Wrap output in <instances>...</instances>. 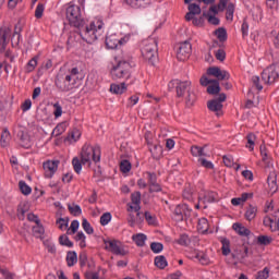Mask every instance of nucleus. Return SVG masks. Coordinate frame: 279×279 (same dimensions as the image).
Instances as JSON below:
<instances>
[{
    "label": "nucleus",
    "instance_id": "obj_47",
    "mask_svg": "<svg viewBox=\"0 0 279 279\" xmlns=\"http://www.w3.org/2000/svg\"><path fill=\"white\" fill-rule=\"evenodd\" d=\"M82 227L86 234H93L95 232V229H93V226H90V222L86 218L83 219Z\"/></svg>",
    "mask_w": 279,
    "mask_h": 279
},
{
    "label": "nucleus",
    "instance_id": "obj_61",
    "mask_svg": "<svg viewBox=\"0 0 279 279\" xmlns=\"http://www.w3.org/2000/svg\"><path fill=\"white\" fill-rule=\"evenodd\" d=\"M269 278V268L265 267L263 270L257 272V279H267Z\"/></svg>",
    "mask_w": 279,
    "mask_h": 279
},
{
    "label": "nucleus",
    "instance_id": "obj_31",
    "mask_svg": "<svg viewBox=\"0 0 279 279\" xmlns=\"http://www.w3.org/2000/svg\"><path fill=\"white\" fill-rule=\"evenodd\" d=\"M155 265L158 267V269H165L169 264L167 263V257L163 255H159L155 257Z\"/></svg>",
    "mask_w": 279,
    "mask_h": 279
},
{
    "label": "nucleus",
    "instance_id": "obj_16",
    "mask_svg": "<svg viewBox=\"0 0 279 279\" xmlns=\"http://www.w3.org/2000/svg\"><path fill=\"white\" fill-rule=\"evenodd\" d=\"M207 108L210 112H215L216 117L223 116V104H220L215 99L207 101Z\"/></svg>",
    "mask_w": 279,
    "mask_h": 279
},
{
    "label": "nucleus",
    "instance_id": "obj_33",
    "mask_svg": "<svg viewBox=\"0 0 279 279\" xmlns=\"http://www.w3.org/2000/svg\"><path fill=\"white\" fill-rule=\"evenodd\" d=\"M246 141H247L246 147H248L250 151H254V145L256 143V135L254 133H248L246 135Z\"/></svg>",
    "mask_w": 279,
    "mask_h": 279
},
{
    "label": "nucleus",
    "instance_id": "obj_25",
    "mask_svg": "<svg viewBox=\"0 0 279 279\" xmlns=\"http://www.w3.org/2000/svg\"><path fill=\"white\" fill-rule=\"evenodd\" d=\"M10 138H11L10 131H8V129H4L0 137L1 147H8V145H10Z\"/></svg>",
    "mask_w": 279,
    "mask_h": 279
},
{
    "label": "nucleus",
    "instance_id": "obj_7",
    "mask_svg": "<svg viewBox=\"0 0 279 279\" xmlns=\"http://www.w3.org/2000/svg\"><path fill=\"white\" fill-rule=\"evenodd\" d=\"M54 84L60 93H69L75 88V84H77V81H75V78H72L71 75H68L64 72H60L56 76Z\"/></svg>",
    "mask_w": 279,
    "mask_h": 279
},
{
    "label": "nucleus",
    "instance_id": "obj_64",
    "mask_svg": "<svg viewBox=\"0 0 279 279\" xmlns=\"http://www.w3.org/2000/svg\"><path fill=\"white\" fill-rule=\"evenodd\" d=\"M86 279H99V272H93L90 270L85 272Z\"/></svg>",
    "mask_w": 279,
    "mask_h": 279
},
{
    "label": "nucleus",
    "instance_id": "obj_22",
    "mask_svg": "<svg viewBox=\"0 0 279 279\" xmlns=\"http://www.w3.org/2000/svg\"><path fill=\"white\" fill-rule=\"evenodd\" d=\"M149 151L153 158H155V160H158V158L162 156V146H160L159 144H153L149 146Z\"/></svg>",
    "mask_w": 279,
    "mask_h": 279
},
{
    "label": "nucleus",
    "instance_id": "obj_5",
    "mask_svg": "<svg viewBox=\"0 0 279 279\" xmlns=\"http://www.w3.org/2000/svg\"><path fill=\"white\" fill-rule=\"evenodd\" d=\"M141 53L148 64L158 62V39L148 38L142 43Z\"/></svg>",
    "mask_w": 279,
    "mask_h": 279
},
{
    "label": "nucleus",
    "instance_id": "obj_43",
    "mask_svg": "<svg viewBox=\"0 0 279 279\" xmlns=\"http://www.w3.org/2000/svg\"><path fill=\"white\" fill-rule=\"evenodd\" d=\"M150 250L154 252V254H160V252L165 250V245H162L160 242H153L150 243Z\"/></svg>",
    "mask_w": 279,
    "mask_h": 279
},
{
    "label": "nucleus",
    "instance_id": "obj_44",
    "mask_svg": "<svg viewBox=\"0 0 279 279\" xmlns=\"http://www.w3.org/2000/svg\"><path fill=\"white\" fill-rule=\"evenodd\" d=\"M68 210H70L71 215L74 217H80V215H82V207H80V205H69Z\"/></svg>",
    "mask_w": 279,
    "mask_h": 279
},
{
    "label": "nucleus",
    "instance_id": "obj_18",
    "mask_svg": "<svg viewBox=\"0 0 279 279\" xmlns=\"http://www.w3.org/2000/svg\"><path fill=\"white\" fill-rule=\"evenodd\" d=\"M232 229L239 236H250L252 234V231L247 229L245 226H243L241 222H235L232 225Z\"/></svg>",
    "mask_w": 279,
    "mask_h": 279
},
{
    "label": "nucleus",
    "instance_id": "obj_56",
    "mask_svg": "<svg viewBox=\"0 0 279 279\" xmlns=\"http://www.w3.org/2000/svg\"><path fill=\"white\" fill-rule=\"evenodd\" d=\"M198 162L201 163V167H204L205 169H215V165L204 158H198Z\"/></svg>",
    "mask_w": 279,
    "mask_h": 279
},
{
    "label": "nucleus",
    "instance_id": "obj_40",
    "mask_svg": "<svg viewBox=\"0 0 279 279\" xmlns=\"http://www.w3.org/2000/svg\"><path fill=\"white\" fill-rule=\"evenodd\" d=\"M131 3L133 8H147L151 3V0H132Z\"/></svg>",
    "mask_w": 279,
    "mask_h": 279
},
{
    "label": "nucleus",
    "instance_id": "obj_14",
    "mask_svg": "<svg viewBox=\"0 0 279 279\" xmlns=\"http://www.w3.org/2000/svg\"><path fill=\"white\" fill-rule=\"evenodd\" d=\"M12 34V29L8 26H2L0 28V53H3L5 51V47H8V37Z\"/></svg>",
    "mask_w": 279,
    "mask_h": 279
},
{
    "label": "nucleus",
    "instance_id": "obj_38",
    "mask_svg": "<svg viewBox=\"0 0 279 279\" xmlns=\"http://www.w3.org/2000/svg\"><path fill=\"white\" fill-rule=\"evenodd\" d=\"M64 132H66V122H62V123H59L52 134H56V136H60L61 134H64Z\"/></svg>",
    "mask_w": 279,
    "mask_h": 279
},
{
    "label": "nucleus",
    "instance_id": "obj_62",
    "mask_svg": "<svg viewBox=\"0 0 279 279\" xmlns=\"http://www.w3.org/2000/svg\"><path fill=\"white\" fill-rule=\"evenodd\" d=\"M11 43L17 47L19 43H21V33L15 31L11 38Z\"/></svg>",
    "mask_w": 279,
    "mask_h": 279
},
{
    "label": "nucleus",
    "instance_id": "obj_34",
    "mask_svg": "<svg viewBox=\"0 0 279 279\" xmlns=\"http://www.w3.org/2000/svg\"><path fill=\"white\" fill-rule=\"evenodd\" d=\"M226 19L227 21H234V3L232 2L227 5Z\"/></svg>",
    "mask_w": 279,
    "mask_h": 279
},
{
    "label": "nucleus",
    "instance_id": "obj_39",
    "mask_svg": "<svg viewBox=\"0 0 279 279\" xmlns=\"http://www.w3.org/2000/svg\"><path fill=\"white\" fill-rule=\"evenodd\" d=\"M271 241H274V239L269 235H259L257 238V245H270Z\"/></svg>",
    "mask_w": 279,
    "mask_h": 279
},
{
    "label": "nucleus",
    "instance_id": "obj_54",
    "mask_svg": "<svg viewBox=\"0 0 279 279\" xmlns=\"http://www.w3.org/2000/svg\"><path fill=\"white\" fill-rule=\"evenodd\" d=\"M222 160L226 167H229V168L234 167V158L232 156L225 155L222 157Z\"/></svg>",
    "mask_w": 279,
    "mask_h": 279
},
{
    "label": "nucleus",
    "instance_id": "obj_48",
    "mask_svg": "<svg viewBox=\"0 0 279 279\" xmlns=\"http://www.w3.org/2000/svg\"><path fill=\"white\" fill-rule=\"evenodd\" d=\"M72 165H73V168H74V171H75V173H82V161H80V158H77V157H74L73 159H72Z\"/></svg>",
    "mask_w": 279,
    "mask_h": 279
},
{
    "label": "nucleus",
    "instance_id": "obj_52",
    "mask_svg": "<svg viewBox=\"0 0 279 279\" xmlns=\"http://www.w3.org/2000/svg\"><path fill=\"white\" fill-rule=\"evenodd\" d=\"M57 225H59V230H66L69 228V218L57 219Z\"/></svg>",
    "mask_w": 279,
    "mask_h": 279
},
{
    "label": "nucleus",
    "instance_id": "obj_10",
    "mask_svg": "<svg viewBox=\"0 0 279 279\" xmlns=\"http://www.w3.org/2000/svg\"><path fill=\"white\" fill-rule=\"evenodd\" d=\"M105 250L111 252L116 256H128V251L123 248V245L117 240H104Z\"/></svg>",
    "mask_w": 279,
    "mask_h": 279
},
{
    "label": "nucleus",
    "instance_id": "obj_46",
    "mask_svg": "<svg viewBox=\"0 0 279 279\" xmlns=\"http://www.w3.org/2000/svg\"><path fill=\"white\" fill-rule=\"evenodd\" d=\"M177 243L186 247L191 245V238H189L186 234H181L180 238L177 240Z\"/></svg>",
    "mask_w": 279,
    "mask_h": 279
},
{
    "label": "nucleus",
    "instance_id": "obj_55",
    "mask_svg": "<svg viewBox=\"0 0 279 279\" xmlns=\"http://www.w3.org/2000/svg\"><path fill=\"white\" fill-rule=\"evenodd\" d=\"M45 13V4L38 3L35 10V17L43 19V14Z\"/></svg>",
    "mask_w": 279,
    "mask_h": 279
},
{
    "label": "nucleus",
    "instance_id": "obj_49",
    "mask_svg": "<svg viewBox=\"0 0 279 279\" xmlns=\"http://www.w3.org/2000/svg\"><path fill=\"white\" fill-rule=\"evenodd\" d=\"M205 202L208 204H213L214 202H217V193L215 192H207L204 196Z\"/></svg>",
    "mask_w": 279,
    "mask_h": 279
},
{
    "label": "nucleus",
    "instance_id": "obj_23",
    "mask_svg": "<svg viewBox=\"0 0 279 279\" xmlns=\"http://www.w3.org/2000/svg\"><path fill=\"white\" fill-rule=\"evenodd\" d=\"M132 241H134L137 247H144L145 241H147V235L145 233H137L132 235Z\"/></svg>",
    "mask_w": 279,
    "mask_h": 279
},
{
    "label": "nucleus",
    "instance_id": "obj_53",
    "mask_svg": "<svg viewBox=\"0 0 279 279\" xmlns=\"http://www.w3.org/2000/svg\"><path fill=\"white\" fill-rule=\"evenodd\" d=\"M195 258H197V260H199V263L202 265H208L209 260H208V256H206V254L204 253H196Z\"/></svg>",
    "mask_w": 279,
    "mask_h": 279
},
{
    "label": "nucleus",
    "instance_id": "obj_3",
    "mask_svg": "<svg viewBox=\"0 0 279 279\" xmlns=\"http://www.w3.org/2000/svg\"><path fill=\"white\" fill-rule=\"evenodd\" d=\"M104 27V22L101 20H97L96 22H92L89 26L80 27V36L85 43L88 45H93L95 40L101 36V29Z\"/></svg>",
    "mask_w": 279,
    "mask_h": 279
},
{
    "label": "nucleus",
    "instance_id": "obj_63",
    "mask_svg": "<svg viewBox=\"0 0 279 279\" xmlns=\"http://www.w3.org/2000/svg\"><path fill=\"white\" fill-rule=\"evenodd\" d=\"M149 186V193H160L162 191V187L157 183H153Z\"/></svg>",
    "mask_w": 279,
    "mask_h": 279
},
{
    "label": "nucleus",
    "instance_id": "obj_58",
    "mask_svg": "<svg viewBox=\"0 0 279 279\" xmlns=\"http://www.w3.org/2000/svg\"><path fill=\"white\" fill-rule=\"evenodd\" d=\"M216 60H219V62H223L226 60V51L223 49H218L215 53Z\"/></svg>",
    "mask_w": 279,
    "mask_h": 279
},
{
    "label": "nucleus",
    "instance_id": "obj_19",
    "mask_svg": "<svg viewBox=\"0 0 279 279\" xmlns=\"http://www.w3.org/2000/svg\"><path fill=\"white\" fill-rule=\"evenodd\" d=\"M257 213H258V207L254 205H248L244 214L246 221H253V219H256Z\"/></svg>",
    "mask_w": 279,
    "mask_h": 279
},
{
    "label": "nucleus",
    "instance_id": "obj_8",
    "mask_svg": "<svg viewBox=\"0 0 279 279\" xmlns=\"http://www.w3.org/2000/svg\"><path fill=\"white\" fill-rule=\"evenodd\" d=\"M66 19L72 27H84V19H82V9L75 4H71L65 11Z\"/></svg>",
    "mask_w": 279,
    "mask_h": 279
},
{
    "label": "nucleus",
    "instance_id": "obj_11",
    "mask_svg": "<svg viewBox=\"0 0 279 279\" xmlns=\"http://www.w3.org/2000/svg\"><path fill=\"white\" fill-rule=\"evenodd\" d=\"M189 217H191V208H189V205L186 204L177 205L172 216L174 221H186Z\"/></svg>",
    "mask_w": 279,
    "mask_h": 279
},
{
    "label": "nucleus",
    "instance_id": "obj_27",
    "mask_svg": "<svg viewBox=\"0 0 279 279\" xmlns=\"http://www.w3.org/2000/svg\"><path fill=\"white\" fill-rule=\"evenodd\" d=\"M197 230L201 232V234H206V232H208V219H198Z\"/></svg>",
    "mask_w": 279,
    "mask_h": 279
},
{
    "label": "nucleus",
    "instance_id": "obj_2",
    "mask_svg": "<svg viewBox=\"0 0 279 279\" xmlns=\"http://www.w3.org/2000/svg\"><path fill=\"white\" fill-rule=\"evenodd\" d=\"M175 84L177 97L179 99H184L185 108H193L195 101H197V95L191 89V81H172L169 86Z\"/></svg>",
    "mask_w": 279,
    "mask_h": 279
},
{
    "label": "nucleus",
    "instance_id": "obj_41",
    "mask_svg": "<svg viewBox=\"0 0 279 279\" xmlns=\"http://www.w3.org/2000/svg\"><path fill=\"white\" fill-rule=\"evenodd\" d=\"M59 243L60 245H64L65 247H73V243L69 239V235L62 234L59 236Z\"/></svg>",
    "mask_w": 279,
    "mask_h": 279
},
{
    "label": "nucleus",
    "instance_id": "obj_6",
    "mask_svg": "<svg viewBox=\"0 0 279 279\" xmlns=\"http://www.w3.org/2000/svg\"><path fill=\"white\" fill-rule=\"evenodd\" d=\"M99 162L101 160V148L99 146H90V144H85L81 151V162L82 165H88L90 167V161Z\"/></svg>",
    "mask_w": 279,
    "mask_h": 279
},
{
    "label": "nucleus",
    "instance_id": "obj_32",
    "mask_svg": "<svg viewBox=\"0 0 279 279\" xmlns=\"http://www.w3.org/2000/svg\"><path fill=\"white\" fill-rule=\"evenodd\" d=\"M44 234H45V227H43L40 222L33 227V235L36 239H41Z\"/></svg>",
    "mask_w": 279,
    "mask_h": 279
},
{
    "label": "nucleus",
    "instance_id": "obj_20",
    "mask_svg": "<svg viewBox=\"0 0 279 279\" xmlns=\"http://www.w3.org/2000/svg\"><path fill=\"white\" fill-rule=\"evenodd\" d=\"M267 183L269 186L270 193H276L278 191V184L276 179V172H271L267 178Z\"/></svg>",
    "mask_w": 279,
    "mask_h": 279
},
{
    "label": "nucleus",
    "instance_id": "obj_45",
    "mask_svg": "<svg viewBox=\"0 0 279 279\" xmlns=\"http://www.w3.org/2000/svg\"><path fill=\"white\" fill-rule=\"evenodd\" d=\"M203 16L208 20V23H210V25H219L220 23L219 17L210 15V13L204 12Z\"/></svg>",
    "mask_w": 279,
    "mask_h": 279
},
{
    "label": "nucleus",
    "instance_id": "obj_42",
    "mask_svg": "<svg viewBox=\"0 0 279 279\" xmlns=\"http://www.w3.org/2000/svg\"><path fill=\"white\" fill-rule=\"evenodd\" d=\"M120 170L122 173H130V171H132V163L128 160H122L120 162Z\"/></svg>",
    "mask_w": 279,
    "mask_h": 279
},
{
    "label": "nucleus",
    "instance_id": "obj_29",
    "mask_svg": "<svg viewBox=\"0 0 279 279\" xmlns=\"http://www.w3.org/2000/svg\"><path fill=\"white\" fill-rule=\"evenodd\" d=\"M215 35L220 43H226V40H228V32L223 27H219L218 29H216Z\"/></svg>",
    "mask_w": 279,
    "mask_h": 279
},
{
    "label": "nucleus",
    "instance_id": "obj_17",
    "mask_svg": "<svg viewBox=\"0 0 279 279\" xmlns=\"http://www.w3.org/2000/svg\"><path fill=\"white\" fill-rule=\"evenodd\" d=\"M107 49H117L119 45H123V39H117V35H109L106 37Z\"/></svg>",
    "mask_w": 279,
    "mask_h": 279
},
{
    "label": "nucleus",
    "instance_id": "obj_12",
    "mask_svg": "<svg viewBox=\"0 0 279 279\" xmlns=\"http://www.w3.org/2000/svg\"><path fill=\"white\" fill-rule=\"evenodd\" d=\"M192 51H193V46L191 45V41L185 40L181 43L177 51L178 60L180 62H184L185 60H189V58H191Z\"/></svg>",
    "mask_w": 279,
    "mask_h": 279
},
{
    "label": "nucleus",
    "instance_id": "obj_30",
    "mask_svg": "<svg viewBox=\"0 0 279 279\" xmlns=\"http://www.w3.org/2000/svg\"><path fill=\"white\" fill-rule=\"evenodd\" d=\"M187 5L189 12H191L194 16H197V14H202V7L197 3H185Z\"/></svg>",
    "mask_w": 279,
    "mask_h": 279
},
{
    "label": "nucleus",
    "instance_id": "obj_28",
    "mask_svg": "<svg viewBox=\"0 0 279 279\" xmlns=\"http://www.w3.org/2000/svg\"><path fill=\"white\" fill-rule=\"evenodd\" d=\"M68 267H73L77 263V253L74 251H69L66 254Z\"/></svg>",
    "mask_w": 279,
    "mask_h": 279
},
{
    "label": "nucleus",
    "instance_id": "obj_15",
    "mask_svg": "<svg viewBox=\"0 0 279 279\" xmlns=\"http://www.w3.org/2000/svg\"><path fill=\"white\" fill-rule=\"evenodd\" d=\"M131 202L133 205H129V210H134V213H137V217L141 215V192H135L131 194Z\"/></svg>",
    "mask_w": 279,
    "mask_h": 279
},
{
    "label": "nucleus",
    "instance_id": "obj_9",
    "mask_svg": "<svg viewBox=\"0 0 279 279\" xmlns=\"http://www.w3.org/2000/svg\"><path fill=\"white\" fill-rule=\"evenodd\" d=\"M264 84H276L279 80V63H275L266 68L262 72Z\"/></svg>",
    "mask_w": 279,
    "mask_h": 279
},
{
    "label": "nucleus",
    "instance_id": "obj_57",
    "mask_svg": "<svg viewBox=\"0 0 279 279\" xmlns=\"http://www.w3.org/2000/svg\"><path fill=\"white\" fill-rule=\"evenodd\" d=\"M53 108H54L53 114L56 119H59V117H62V106L60 105V102H56L53 105Z\"/></svg>",
    "mask_w": 279,
    "mask_h": 279
},
{
    "label": "nucleus",
    "instance_id": "obj_1",
    "mask_svg": "<svg viewBox=\"0 0 279 279\" xmlns=\"http://www.w3.org/2000/svg\"><path fill=\"white\" fill-rule=\"evenodd\" d=\"M114 60L117 63L110 71L112 80H125L128 82L132 77V66H134L132 57L118 56Z\"/></svg>",
    "mask_w": 279,
    "mask_h": 279
},
{
    "label": "nucleus",
    "instance_id": "obj_35",
    "mask_svg": "<svg viewBox=\"0 0 279 279\" xmlns=\"http://www.w3.org/2000/svg\"><path fill=\"white\" fill-rule=\"evenodd\" d=\"M80 136H82V132L78 130V129H73L70 133H69V135H68V141H74V143L75 142H77V141H80Z\"/></svg>",
    "mask_w": 279,
    "mask_h": 279
},
{
    "label": "nucleus",
    "instance_id": "obj_13",
    "mask_svg": "<svg viewBox=\"0 0 279 279\" xmlns=\"http://www.w3.org/2000/svg\"><path fill=\"white\" fill-rule=\"evenodd\" d=\"M58 165H60V160L45 161L43 165L45 178H53V175H56V171H58Z\"/></svg>",
    "mask_w": 279,
    "mask_h": 279
},
{
    "label": "nucleus",
    "instance_id": "obj_60",
    "mask_svg": "<svg viewBox=\"0 0 279 279\" xmlns=\"http://www.w3.org/2000/svg\"><path fill=\"white\" fill-rule=\"evenodd\" d=\"M78 263L81 267H86V263H88V255H86V253H81L78 256Z\"/></svg>",
    "mask_w": 279,
    "mask_h": 279
},
{
    "label": "nucleus",
    "instance_id": "obj_50",
    "mask_svg": "<svg viewBox=\"0 0 279 279\" xmlns=\"http://www.w3.org/2000/svg\"><path fill=\"white\" fill-rule=\"evenodd\" d=\"M78 228H80V221L73 220L71 222L70 228L66 231V234H75V232H77Z\"/></svg>",
    "mask_w": 279,
    "mask_h": 279
},
{
    "label": "nucleus",
    "instance_id": "obj_4",
    "mask_svg": "<svg viewBox=\"0 0 279 279\" xmlns=\"http://www.w3.org/2000/svg\"><path fill=\"white\" fill-rule=\"evenodd\" d=\"M207 75L217 77V80L211 81V85L207 87V93L209 95H219L221 93V87L219 86V81L230 80V72L226 70H220L219 66H211L207 69Z\"/></svg>",
    "mask_w": 279,
    "mask_h": 279
},
{
    "label": "nucleus",
    "instance_id": "obj_36",
    "mask_svg": "<svg viewBox=\"0 0 279 279\" xmlns=\"http://www.w3.org/2000/svg\"><path fill=\"white\" fill-rule=\"evenodd\" d=\"M37 65H38V58L35 57L31 59L25 66L26 73H32V71H34V69H36Z\"/></svg>",
    "mask_w": 279,
    "mask_h": 279
},
{
    "label": "nucleus",
    "instance_id": "obj_21",
    "mask_svg": "<svg viewBox=\"0 0 279 279\" xmlns=\"http://www.w3.org/2000/svg\"><path fill=\"white\" fill-rule=\"evenodd\" d=\"M125 90H128L125 83L110 85V93H113V95H123Z\"/></svg>",
    "mask_w": 279,
    "mask_h": 279
},
{
    "label": "nucleus",
    "instance_id": "obj_24",
    "mask_svg": "<svg viewBox=\"0 0 279 279\" xmlns=\"http://www.w3.org/2000/svg\"><path fill=\"white\" fill-rule=\"evenodd\" d=\"M17 138L20 140L21 147H27V145H29V136L27 135V133H25V131H19Z\"/></svg>",
    "mask_w": 279,
    "mask_h": 279
},
{
    "label": "nucleus",
    "instance_id": "obj_26",
    "mask_svg": "<svg viewBox=\"0 0 279 279\" xmlns=\"http://www.w3.org/2000/svg\"><path fill=\"white\" fill-rule=\"evenodd\" d=\"M220 243L222 245V256H229L231 250H230V241L228 238H220Z\"/></svg>",
    "mask_w": 279,
    "mask_h": 279
},
{
    "label": "nucleus",
    "instance_id": "obj_51",
    "mask_svg": "<svg viewBox=\"0 0 279 279\" xmlns=\"http://www.w3.org/2000/svg\"><path fill=\"white\" fill-rule=\"evenodd\" d=\"M111 219H112V214L105 213L100 217V225L108 226V223H110Z\"/></svg>",
    "mask_w": 279,
    "mask_h": 279
},
{
    "label": "nucleus",
    "instance_id": "obj_59",
    "mask_svg": "<svg viewBox=\"0 0 279 279\" xmlns=\"http://www.w3.org/2000/svg\"><path fill=\"white\" fill-rule=\"evenodd\" d=\"M148 175V186L158 182V177L154 172H146Z\"/></svg>",
    "mask_w": 279,
    "mask_h": 279
},
{
    "label": "nucleus",
    "instance_id": "obj_37",
    "mask_svg": "<svg viewBox=\"0 0 279 279\" xmlns=\"http://www.w3.org/2000/svg\"><path fill=\"white\" fill-rule=\"evenodd\" d=\"M20 191L23 195H31L32 194V189L25 181H20L19 182Z\"/></svg>",
    "mask_w": 279,
    "mask_h": 279
}]
</instances>
